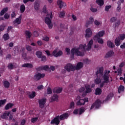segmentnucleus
Listing matches in <instances>:
<instances>
[{
    "label": "nucleus",
    "instance_id": "nucleus-1",
    "mask_svg": "<svg viewBox=\"0 0 125 125\" xmlns=\"http://www.w3.org/2000/svg\"><path fill=\"white\" fill-rule=\"evenodd\" d=\"M93 44V40L91 39L87 43L86 46V44H80L79 47H74L71 50L69 48H65V52L67 55L71 54V56L77 55V56H83L85 51H88L91 49V46Z\"/></svg>",
    "mask_w": 125,
    "mask_h": 125
},
{
    "label": "nucleus",
    "instance_id": "nucleus-2",
    "mask_svg": "<svg viewBox=\"0 0 125 125\" xmlns=\"http://www.w3.org/2000/svg\"><path fill=\"white\" fill-rule=\"evenodd\" d=\"M103 71H104L103 67L99 68L96 72L97 77L94 80L95 83L96 84H100V87H103L105 83H109V74H110V70L105 71L104 74L103 75Z\"/></svg>",
    "mask_w": 125,
    "mask_h": 125
},
{
    "label": "nucleus",
    "instance_id": "nucleus-3",
    "mask_svg": "<svg viewBox=\"0 0 125 125\" xmlns=\"http://www.w3.org/2000/svg\"><path fill=\"white\" fill-rule=\"evenodd\" d=\"M58 50V48H56L52 52V54H50V52L48 50H46L45 52L48 56H54L55 57H58L59 56H61L62 54H63V52L62 51H59L57 52Z\"/></svg>",
    "mask_w": 125,
    "mask_h": 125
},
{
    "label": "nucleus",
    "instance_id": "nucleus-4",
    "mask_svg": "<svg viewBox=\"0 0 125 125\" xmlns=\"http://www.w3.org/2000/svg\"><path fill=\"white\" fill-rule=\"evenodd\" d=\"M52 17V12H51L47 14V17L45 18V23L48 25L49 29H52V27H53V24H52V22H51Z\"/></svg>",
    "mask_w": 125,
    "mask_h": 125
},
{
    "label": "nucleus",
    "instance_id": "nucleus-5",
    "mask_svg": "<svg viewBox=\"0 0 125 125\" xmlns=\"http://www.w3.org/2000/svg\"><path fill=\"white\" fill-rule=\"evenodd\" d=\"M77 100L78 101L77 102L76 104L79 106H82V105H84L86 102H88V98H84L83 99L82 97L78 96L76 98Z\"/></svg>",
    "mask_w": 125,
    "mask_h": 125
},
{
    "label": "nucleus",
    "instance_id": "nucleus-6",
    "mask_svg": "<svg viewBox=\"0 0 125 125\" xmlns=\"http://www.w3.org/2000/svg\"><path fill=\"white\" fill-rule=\"evenodd\" d=\"M10 115V111H5L1 116V118L4 120H8L9 117V120H12V115Z\"/></svg>",
    "mask_w": 125,
    "mask_h": 125
},
{
    "label": "nucleus",
    "instance_id": "nucleus-7",
    "mask_svg": "<svg viewBox=\"0 0 125 125\" xmlns=\"http://www.w3.org/2000/svg\"><path fill=\"white\" fill-rule=\"evenodd\" d=\"M64 69L67 72H71V71H75V65L71 63H67L64 66Z\"/></svg>",
    "mask_w": 125,
    "mask_h": 125
},
{
    "label": "nucleus",
    "instance_id": "nucleus-8",
    "mask_svg": "<svg viewBox=\"0 0 125 125\" xmlns=\"http://www.w3.org/2000/svg\"><path fill=\"white\" fill-rule=\"evenodd\" d=\"M101 105V101L100 100H97L95 103H94L92 106H91V110H92L93 108H95V109H98L99 107H100Z\"/></svg>",
    "mask_w": 125,
    "mask_h": 125
},
{
    "label": "nucleus",
    "instance_id": "nucleus-9",
    "mask_svg": "<svg viewBox=\"0 0 125 125\" xmlns=\"http://www.w3.org/2000/svg\"><path fill=\"white\" fill-rule=\"evenodd\" d=\"M21 20H22V17L20 16L13 21V24L14 26L17 27L18 25H20L21 24Z\"/></svg>",
    "mask_w": 125,
    "mask_h": 125
},
{
    "label": "nucleus",
    "instance_id": "nucleus-10",
    "mask_svg": "<svg viewBox=\"0 0 125 125\" xmlns=\"http://www.w3.org/2000/svg\"><path fill=\"white\" fill-rule=\"evenodd\" d=\"M92 36V30H91V29L90 28H88L85 30V37L87 38H90Z\"/></svg>",
    "mask_w": 125,
    "mask_h": 125
},
{
    "label": "nucleus",
    "instance_id": "nucleus-11",
    "mask_svg": "<svg viewBox=\"0 0 125 125\" xmlns=\"http://www.w3.org/2000/svg\"><path fill=\"white\" fill-rule=\"evenodd\" d=\"M84 112V108L82 107L80 108L79 109H75L73 111V114L74 115H77L78 114H79V115H82L83 113Z\"/></svg>",
    "mask_w": 125,
    "mask_h": 125
},
{
    "label": "nucleus",
    "instance_id": "nucleus-12",
    "mask_svg": "<svg viewBox=\"0 0 125 125\" xmlns=\"http://www.w3.org/2000/svg\"><path fill=\"white\" fill-rule=\"evenodd\" d=\"M104 35H105V31H100L98 33L96 34V35L94 36V39L96 40L97 38H102L103 37H104Z\"/></svg>",
    "mask_w": 125,
    "mask_h": 125
},
{
    "label": "nucleus",
    "instance_id": "nucleus-13",
    "mask_svg": "<svg viewBox=\"0 0 125 125\" xmlns=\"http://www.w3.org/2000/svg\"><path fill=\"white\" fill-rule=\"evenodd\" d=\"M59 116L56 117L54 119L51 121V125H59L60 121H59Z\"/></svg>",
    "mask_w": 125,
    "mask_h": 125
},
{
    "label": "nucleus",
    "instance_id": "nucleus-14",
    "mask_svg": "<svg viewBox=\"0 0 125 125\" xmlns=\"http://www.w3.org/2000/svg\"><path fill=\"white\" fill-rule=\"evenodd\" d=\"M46 103V99L43 98L39 100V103L41 108H43L44 107V104Z\"/></svg>",
    "mask_w": 125,
    "mask_h": 125
},
{
    "label": "nucleus",
    "instance_id": "nucleus-15",
    "mask_svg": "<svg viewBox=\"0 0 125 125\" xmlns=\"http://www.w3.org/2000/svg\"><path fill=\"white\" fill-rule=\"evenodd\" d=\"M45 76V75L43 73H37L34 76V79L37 80V81L42 79V78H43Z\"/></svg>",
    "mask_w": 125,
    "mask_h": 125
},
{
    "label": "nucleus",
    "instance_id": "nucleus-16",
    "mask_svg": "<svg viewBox=\"0 0 125 125\" xmlns=\"http://www.w3.org/2000/svg\"><path fill=\"white\" fill-rule=\"evenodd\" d=\"M93 22H94V19H93V17H90L89 19V21H87L86 22V27H88V26H89V25H91Z\"/></svg>",
    "mask_w": 125,
    "mask_h": 125
},
{
    "label": "nucleus",
    "instance_id": "nucleus-17",
    "mask_svg": "<svg viewBox=\"0 0 125 125\" xmlns=\"http://www.w3.org/2000/svg\"><path fill=\"white\" fill-rule=\"evenodd\" d=\"M57 4L60 8H62L63 6H66V3L63 2L62 0H58Z\"/></svg>",
    "mask_w": 125,
    "mask_h": 125
},
{
    "label": "nucleus",
    "instance_id": "nucleus-18",
    "mask_svg": "<svg viewBox=\"0 0 125 125\" xmlns=\"http://www.w3.org/2000/svg\"><path fill=\"white\" fill-rule=\"evenodd\" d=\"M83 66V63L82 62H78L76 66L75 65V70H80Z\"/></svg>",
    "mask_w": 125,
    "mask_h": 125
},
{
    "label": "nucleus",
    "instance_id": "nucleus-19",
    "mask_svg": "<svg viewBox=\"0 0 125 125\" xmlns=\"http://www.w3.org/2000/svg\"><path fill=\"white\" fill-rule=\"evenodd\" d=\"M40 3H41L40 0H37L35 1L34 3V8L35 10H39V9L40 8Z\"/></svg>",
    "mask_w": 125,
    "mask_h": 125
},
{
    "label": "nucleus",
    "instance_id": "nucleus-20",
    "mask_svg": "<svg viewBox=\"0 0 125 125\" xmlns=\"http://www.w3.org/2000/svg\"><path fill=\"white\" fill-rule=\"evenodd\" d=\"M112 56H114V51H109L105 55V58H110V57H112Z\"/></svg>",
    "mask_w": 125,
    "mask_h": 125
},
{
    "label": "nucleus",
    "instance_id": "nucleus-21",
    "mask_svg": "<svg viewBox=\"0 0 125 125\" xmlns=\"http://www.w3.org/2000/svg\"><path fill=\"white\" fill-rule=\"evenodd\" d=\"M63 89H62V88L61 87H56L53 90V92L54 93H61V92H62Z\"/></svg>",
    "mask_w": 125,
    "mask_h": 125
},
{
    "label": "nucleus",
    "instance_id": "nucleus-22",
    "mask_svg": "<svg viewBox=\"0 0 125 125\" xmlns=\"http://www.w3.org/2000/svg\"><path fill=\"white\" fill-rule=\"evenodd\" d=\"M69 117V114L68 113H65L63 114H62L60 116H59V118L61 121H62V120H65V119H67Z\"/></svg>",
    "mask_w": 125,
    "mask_h": 125
},
{
    "label": "nucleus",
    "instance_id": "nucleus-23",
    "mask_svg": "<svg viewBox=\"0 0 125 125\" xmlns=\"http://www.w3.org/2000/svg\"><path fill=\"white\" fill-rule=\"evenodd\" d=\"M13 106H14V104L10 103H8L5 106V110H9V109H11Z\"/></svg>",
    "mask_w": 125,
    "mask_h": 125
},
{
    "label": "nucleus",
    "instance_id": "nucleus-24",
    "mask_svg": "<svg viewBox=\"0 0 125 125\" xmlns=\"http://www.w3.org/2000/svg\"><path fill=\"white\" fill-rule=\"evenodd\" d=\"M50 102H53V101H58V95L55 94L51 97L50 100Z\"/></svg>",
    "mask_w": 125,
    "mask_h": 125
},
{
    "label": "nucleus",
    "instance_id": "nucleus-25",
    "mask_svg": "<svg viewBox=\"0 0 125 125\" xmlns=\"http://www.w3.org/2000/svg\"><path fill=\"white\" fill-rule=\"evenodd\" d=\"M94 41H97L99 43H100V44H103L104 43V41H103V39L102 38H100V37H97L96 39H94V37H93Z\"/></svg>",
    "mask_w": 125,
    "mask_h": 125
},
{
    "label": "nucleus",
    "instance_id": "nucleus-26",
    "mask_svg": "<svg viewBox=\"0 0 125 125\" xmlns=\"http://www.w3.org/2000/svg\"><path fill=\"white\" fill-rule=\"evenodd\" d=\"M85 93H89L90 92H91V88L90 87V86L88 84H86L85 85Z\"/></svg>",
    "mask_w": 125,
    "mask_h": 125
},
{
    "label": "nucleus",
    "instance_id": "nucleus-27",
    "mask_svg": "<svg viewBox=\"0 0 125 125\" xmlns=\"http://www.w3.org/2000/svg\"><path fill=\"white\" fill-rule=\"evenodd\" d=\"M115 44L116 46H119L120 44H121V39L120 37H117L115 41Z\"/></svg>",
    "mask_w": 125,
    "mask_h": 125
},
{
    "label": "nucleus",
    "instance_id": "nucleus-28",
    "mask_svg": "<svg viewBox=\"0 0 125 125\" xmlns=\"http://www.w3.org/2000/svg\"><path fill=\"white\" fill-rule=\"evenodd\" d=\"M107 46H108V47H111V48H113V47H115V44L113 42L110 41H108L107 42Z\"/></svg>",
    "mask_w": 125,
    "mask_h": 125
},
{
    "label": "nucleus",
    "instance_id": "nucleus-29",
    "mask_svg": "<svg viewBox=\"0 0 125 125\" xmlns=\"http://www.w3.org/2000/svg\"><path fill=\"white\" fill-rule=\"evenodd\" d=\"M115 74H117L118 76H121L122 74H123V69L122 68H118L117 69V71L114 72Z\"/></svg>",
    "mask_w": 125,
    "mask_h": 125
},
{
    "label": "nucleus",
    "instance_id": "nucleus-30",
    "mask_svg": "<svg viewBox=\"0 0 125 125\" xmlns=\"http://www.w3.org/2000/svg\"><path fill=\"white\" fill-rule=\"evenodd\" d=\"M3 85L5 88H8L9 87V85H10V83H9L7 81H4L3 82Z\"/></svg>",
    "mask_w": 125,
    "mask_h": 125
},
{
    "label": "nucleus",
    "instance_id": "nucleus-31",
    "mask_svg": "<svg viewBox=\"0 0 125 125\" xmlns=\"http://www.w3.org/2000/svg\"><path fill=\"white\" fill-rule=\"evenodd\" d=\"M7 101V100L6 99L0 100V107H2V106H3V105H4L5 103H6Z\"/></svg>",
    "mask_w": 125,
    "mask_h": 125
},
{
    "label": "nucleus",
    "instance_id": "nucleus-32",
    "mask_svg": "<svg viewBox=\"0 0 125 125\" xmlns=\"http://www.w3.org/2000/svg\"><path fill=\"white\" fill-rule=\"evenodd\" d=\"M96 2L100 6H102L104 4V0H97Z\"/></svg>",
    "mask_w": 125,
    "mask_h": 125
},
{
    "label": "nucleus",
    "instance_id": "nucleus-33",
    "mask_svg": "<svg viewBox=\"0 0 125 125\" xmlns=\"http://www.w3.org/2000/svg\"><path fill=\"white\" fill-rule=\"evenodd\" d=\"M22 66L25 68H32L33 67V64L31 63H25L23 64Z\"/></svg>",
    "mask_w": 125,
    "mask_h": 125
},
{
    "label": "nucleus",
    "instance_id": "nucleus-34",
    "mask_svg": "<svg viewBox=\"0 0 125 125\" xmlns=\"http://www.w3.org/2000/svg\"><path fill=\"white\" fill-rule=\"evenodd\" d=\"M101 92H102L101 89L97 88L95 91V94L96 95H99V94H101Z\"/></svg>",
    "mask_w": 125,
    "mask_h": 125
},
{
    "label": "nucleus",
    "instance_id": "nucleus-35",
    "mask_svg": "<svg viewBox=\"0 0 125 125\" xmlns=\"http://www.w3.org/2000/svg\"><path fill=\"white\" fill-rule=\"evenodd\" d=\"M25 9H26V7H25V5L24 4L21 5L20 7V11L21 13H23V12L25 11Z\"/></svg>",
    "mask_w": 125,
    "mask_h": 125
},
{
    "label": "nucleus",
    "instance_id": "nucleus-36",
    "mask_svg": "<svg viewBox=\"0 0 125 125\" xmlns=\"http://www.w3.org/2000/svg\"><path fill=\"white\" fill-rule=\"evenodd\" d=\"M25 34L26 36L27 37V38H28L29 39H30V38L32 37V33H31V32L29 31H26L25 32Z\"/></svg>",
    "mask_w": 125,
    "mask_h": 125
},
{
    "label": "nucleus",
    "instance_id": "nucleus-37",
    "mask_svg": "<svg viewBox=\"0 0 125 125\" xmlns=\"http://www.w3.org/2000/svg\"><path fill=\"white\" fill-rule=\"evenodd\" d=\"M7 10H8V8H5L3 9H2L0 13V15L1 16L2 15H3V14H4V13H5V12H6V11H7Z\"/></svg>",
    "mask_w": 125,
    "mask_h": 125
},
{
    "label": "nucleus",
    "instance_id": "nucleus-38",
    "mask_svg": "<svg viewBox=\"0 0 125 125\" xmlns=\"http://www.w3.org/2000/svg\"><path fill=\"white\" fill-rule=\"evenodd\" d=\"M14 66H15V64H14V63H9L8 65V68L9 70H12V69H13V68H14Z\"/></svg>",
    "mask_w": 125,
    "mask_h": 125
},
{
    "label": "nucleus",
    "instance_id": "nucleus-39",
    "mask_svg": "<svg viewBox=\"0 0 125 125\" xmlns=\"http://www.w3.org/2000/svg\"><path fill=\"white\" fill-rule=\"evenodd\" d=\"M83 62L84 64H90V63H91V61L88 59H85L83 60Z\"/></svg>",
    "mask_w": 125,
    "mask_h": 125
},
{
    "label": "nucleus",
    "instance_id": "nucleus-40",
    "mask_svg": "<svg viewBox=\"0 0 125 125\" xmlns=\"http://www.w3.org/2000/svg\"><path fill=\"white\" fill-rule=\"evenodd\" d=\"M59 17H60L61 18H63V17L65 16V11H62L60 12V13L59 14Z\"/></svg>",
    "mask_w": 125,
    "mask_h": 125
},
{
    "label": "nucleus",
    "instance_id": "nucleus-41",
    "mask_svg": "<svg viewBox=\"0 0 125 125\" xmlns=\"http://www.w3.org/2000/svg\"><path fill=\"white\" fill-rule=\"evenodd\" d=\"M41 69L44 70L45 71H48V70H49V67L48 65L42 66L41 67Z\"/></svg>",
    "mask_w": 125,
    "mask_h": 125
},
{
    "label": "nucleus",
    "instance_id": "nucleus-42",
    "mask_svg": "<svg viewBox=\"0 0 125 125\" xmlns=\"http://www.w3.org/2000/svg\"><path fill=\"white\" fill-rule=\"evenodd\" d=\"M124 89H125V87H124V86H120L118 88L119 93H121V92H122V91H124Z\"/></svg>",
    "mask_w": 125,
    "mask_h": 125
},
{
    "label": "nucleus",
    "instance_id": "nucleus-43",
    "mask_svg": "<svg viewBox=\"0 0 125 125\" xmlns=\"http://www.w3.org/2000/svg\"><path fill=\"white\" fill-rule=\"evenodd\" d=\"M35 96H36V92H32L30 93L29 95V97H30V98H34V97H35Z\"/></svg>",
    "mask_w": 125,
    "mask_h": 125
},
{
    "label": "nucleus",
    "instance_id": "nucleus-44",
    "mask_svg": "<svg viewBox=\"0 0 125 125\" xmlns=\"http://www.w3.org/2000/svg\"><path fill=\"white\" fill-rule=\"evenodd\" d=\"M33 37H34V38H38V37L40 36V34H39L38 32H37V31H35L33 32Z\"/></svg>",
    "mask_w": 125,
    "mask_h": 125
},
{
    "label": "nucleus",
    "instance_id": "nucleus-45",
    "mask_svg": "<svg viewBox=\"0 0 125 125\" xmlns=\"http://www.w3.org/2000/svg\"><path fill=\"white\" fill-rule=\"evenodd\" d=\"M42 52L41 51H37L36 52V56H37V57L38 58H42Z\"/></svg>",
    "mask_w": 125,
    "mask_h": 125
},
{
    "label": "nucleus",
    "instance_id": "nucleus-46",
    "mask_svg": "<svg viewBox=\"0 0 125 125\" xmlns=\"http://www.w3.org/2000/svg\"><path fill=\"white\" fill-rule=\"evenodd\" d=\"M42 41H44V42H49V37L45 36L42 38Z\"/></svg>",
    "mask_w": 125,
    "mask_h": 125
},
{
    "label": "nucleus",
    "instance_id": "nucleus-47",
    "mask_svg": "<svg viewBox=\"0 0 125 125\" xmlns=\"http://www.w3.org/2000/svg\"><path fill=\"white\" fill-rule=\"evenodd\" d=\"M94 24L96 26H99V25H101L102 24V22L99 21L97 20H95L94 21Z\"/></svg>",
    "mask_w": 125,
    "mask_h": 125
},
{
    "label": "nucleus",
    "instance_id": "nucleus-48",
    "mask_svg": "<svg viewBox=\"0 0 125 125\" xmlns=\"http://www.w3.org/2000/svg\"><path fill=\"white\" fill-rule=\"evenodd\" d=\"M3 39L4 41H7V40H9V36H8V34H4L3 36Z\"/></svg>",
    "mask_w": 125,
    "mask_h": 125
},
{
    "label": "nucleus",
    "instance_id": "nucleus-49",
    "mask_svg": "<svg viewBox=\"0 0 125 125\" xmlns=\"http://www.w3.org/2000/svg\"><path fill=\"white\" fill-rule=\"evenodd\" d=\"M37 44L39 45V46H42V45L43 44V42H42V41L39 40L37 41Z\"/></svg>",
    "mask_w": 125,
    "mask_h": 125
},
{
    "label": "nucleus",
    "instance_id": "nucleus-50",
    "mask_svg": "<svg viewBox=\"0 0 125 125\" xmlns=\"http://www.w3.org/2000/svg\"><path fill=\"white\" fill-rule=\"evenodd\" d=\"M118 38H120V41H121V40L122 41H123V40H125V34H121V35H120L119 37H118Z\"/></svg>",
    "mask_w": 125,
    "mask_h": 125
},
{
    "label": "nucleus",
    "instance_id": "nucleus-51",
    "mask_svg": "<svg viewBox=\"0 0 125 125\" xmlns=\"http://www.w3.org/2000/svg\"><path fill=\"white\" fill-rule=\"evenodd\" d=\"M114 96V94H113V93H111L106 98V101L107 100H109V99H111V98H112V97H113Z\"/></svg>",
    "mask_w": 125,
    "mask_h": 125
},
{
    "label": "nucleus",
    "instance_id": "nucleus-52",
    "mask_svg": "<svg viewBox=\"0 0 125 125\" xmlns=\"http://www.w3.org/2000/svg\"><path fill=\"white\" fill-rule=\"evenodd\" d=\"M43 85H39L37 86V89L38 90H42V89H43Z\"/></svg>",
    "mask_w": 125,
    "mask_h": 125
},
{
    "label": "nucleus",
    "instance_id": "nucleus-53",
    "mask_svg": "<svg viewBox=\"0 0 125 125\" xmlns=\"http://www.w3.org/2000/svg\"><path fill=\"white\" fill-rule=\"evenodd\" d=\"M52 93V90H51V88L48 87L47 89V94H51Z\"/></svg>",
    "mask_w": 125,
    "mask_h": 125
},
{
    "label": "nucleus",
    "instance_id": "nucleus-54",
    "mask_svg": "<svg viewBox=\"0 0 125 125\" xmlns=\"http://www.w3.org/2000/svg\"><path fill=\"white\" fill-rule=\"evenodd\" d=\"M75 107V103L74 102H72L69 105V108L72 109V108H74Z\"/></svg>",
    "mask_w": 125,
    "mask_h": 125
},
{
    "label": "nucleus",
    "instance_id": "nucleus-55",
    "mask_svg": "<svg viewBox=\"0 0 125 125\" xmlns=\"http://www.w3.org/2000/svg\"><path fill=\"white\" fill-rule=\"evenodd\" d=\"M38 117H35L31 119V123H36L38 121Z\"/></svg>",
    "mask_w": 125,
    "mask_h": 125
},
{
    "label": "nucleus",
    "instance_id": "nucleus-56",
    "mask_svg": "<svg viewBox=\"0 0 125 125\" xmlns=\"http://www.w3.org/2000/svg\"><path fill=\"white\" fill-rule=\"evenodd\" d=\"M43 12L44 13H47V10L46 9V6L44 5L43 7Z\"/></svg>",
    "mask_w": 125,
    "mask_h": 125
},
{
    "label": "nucleus",
    "instance_id": "nucleus-57",
    "mask_svg": "<svg viewBox=\"0 0 125 125\" xmlns=\"http://www.w3.org/2000/svg\"><path fill=\"white\" fill-rule=\"evenodd\" d=\"M90 10L92 12H97V9L93 7L90 8Z\"/></svg>",
    "mask_w": 125,
    "mask_h": 125
},
{
    "label": "nucleus",
    "instance_id": "nucleus-58",
    "mask_svg": "<svg viewBox=\"0 0 125 125\" xmlns=\"http://www.w3.org/2000/svg\"><path fill=\"white\" fill-rule=\"evenodd\" d=\"M125 62H121L120 65H119V68H123V67H124V66H125Z\"/></svg>",
    "mask_w": 125,
    "mask_h": 125
},
{
    "label": "nucleus",
    "instance_id": "nucleus-59",
    "mask_svg": "<svg viewBox=\"0 0 125 125\" xmlns=\"http://www.w3.org/2000/svg\"><path fill=\"white\" fill-rule=\"evenodd\" d=\"M71 18L73 19V21H76L77 19V16H76L75 15H72L71 16Z\"/></svg>",
    "mask_w": 125,
    "mask_h": 125
},
{
    "label": "nucleus",
    "instance_id": "nucleus-60",
    "mask_svg": "<svg viewBox=\"0 0 125 125\" xmlns=\"http://www.w3.org/2000/svg\"><path fill=\"white\" fill-rule=\"evenodd\" d=\"M40 58H41L42 61H46V57L45 56H42Z\"/></svg>",
    "mask_w": 125,
    "mask_h": 125
},
{
    "label": "nucleus",
    "instance_id": "nucleus-61",
    "mask_svg": "<svg viewBox=\"0 0 125 125\" xmlns=\"http://www.w3.org/2000/svg\"><path fill=\"white\" fill-rule=\"evenodd\" d=\"M80 92H83L84 91V87H81L78 90Z\"/></svg>",
    "mask_w": 125,
    "mask_h": 125
},
{
    "label": "nucleus",
    "instance_id": "nucleus-62",
    "mask_svg": "<svg viewBox=\"0 0 125 125\" xmlns=\"http://www.w3.org/2000/svg\"><path fill=\"white\" fill-rule=\"evenodd\" d=\"M111 7V5L105 6V11H108L109 9H110Z\"/></svg>",
    "mask_w": 125,
    "mask_h": 125
},
{
    "label": "nucleus",
    "instance_id": "nucleus-63",
    "mask_svg": "<svg viewBox=\"0 0 125 125\" xmlns=\"http://www.w3.org/2000/svg\"><path fill=\"white\" fill-rule=\"evenodd\" d=\"M26 49L28 51H31V50H32V47L30 46H26Z\"/></svg>",
    "mask_w": 125,
    "mask_h": 125
},
{
    "label": "nucleus",
    "instance_id": "nucleus-64",
    "mask_svg": "<svg viewBox=\"0 0 125 125\" xmlns=\"http://www.w3.org/2000/svg\"><path fill=\"white\" fill-rule=\"evenodd\" d=\"M25 124H26V120H22L21 122V125H25Z\"/></svg>",
    "mask_w": 125,
    "mask_h": 125
}]
</instances>
